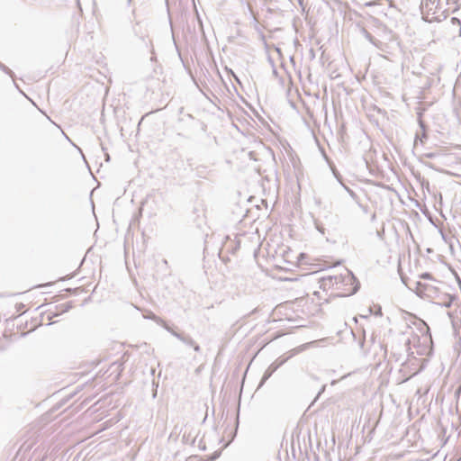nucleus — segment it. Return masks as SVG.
<instances>
[{"label":"nucleus","mask_w":461,"mask_h":461,"mask_svg":"<svg viewBox=\"0 0 461 461\" xmlns=\"http://www.w3.org/2000/svg\"><path fill=\"white\" fill-rule=\"evenodd\" d=\"M418 123H419V126L421 129V131L423 132H426L427 131V125L424 122V121L421 119V113H419Z\"/></svg>","instance_id":"2eb2a0df"},{"label":"nucleus","mask_w":461,"mask_h":461,"mask_svg":"<svg viewBox=\"0 0 461 461\" xmlns=\"http://www.w3.org/2000/svg\"><path fill=\"white\" fill-rule=\"evenodd\" d=\"M446 296H447V300L439 304L442 307L450 308L452 306L454 301L456 299V296L455 294H447Z\"/></svg>","instance_id":"0eeeda50"},{"label":"nucleus","mask_w":461,"mask_h":461,"mask_svg":"<svg viewBox=\"0 0 461 461\" xmlns=\"http://www.w3.org/2000/svg\"><path fill=\"white\" fill-rule=\"evenodd\" d=\"M93 6H94V10L96 8V2L95 0H93Z\"/></svg>","instance_id":"c9c22d12"},{"label":"nucleus","mask_w":461,"mask_h":461,"mask_svg":"<svg viewBox=\"0 0 461 461\" xmlns=\"http://www.w3.org/2000/svg\"><path fill=\"white\" fill-rule=\"evenodd\" d=\"M307 437H308V440H309V445H310V447H312V438H311V432L310 431H308Z\"/></svg>","instance_id":"c85d7f7f"},{"label":"nucleus","mask_w":461,"mask_h":461,"mask_svg":"<svg viewBox=\"0 0 461 461\" xmlns=\"http://www.w3.org/2000/svg\"><path fill=\"white\" fill-rule=\"evenodd\" d=\"M76 2H77V7L82 12V7H81V5H80V1L79 0H76Z\"/></svg>","instance_id":"2f4dec72"},{"label":"nucleus","mask_w":461,"mask_h":461,"mask_svg":"<svg viewBox=\"0 0 461 461\" xmlns=\"http://www.w3.org/2000/svg\"><path fill=\"white\" fill-rule=\"evenodd\" d=\"M102 149L104 152L105 161L109 162L110 161V155L106 152V149L103 145H102Z\"/></svg>","instance_id":"412c9836"},{"label":"nucleus","mask_w":461,"mask_h":461,"mask_svg":"<svg viewBox=\"0 0 461 461\" xmlns=\"http://www.w3.org/2000/svg\"><path fill=\"white\" fill-rule=\"evenodd\" d=\"M0 69L3 72H5L6 75L10 76L12 78L14 77V73L8 67H6L5 64H3L1 61H0Z\"/></svg>","instance_id":"f8f14e48"},{"label":"nucleus","mask_w":461,"mask_h":461,"mask_svg":"<svg viewBox=\"0 0 461 461\" xmlns=\"http://www.w3.org/2000/svg\"><path fill=\"white\" fill-rule=\"evenodd\" d=\"M332 171H333V175L336 177V179L338 180V182L343 186V185H345V184L342 182L341 175L336 169H333Z\"/></svg>","instance_id":"f3484780"},{"label":"nucleus","mask_w":461,"mask_h":461,"mask_svg":"<svg viewBox=\"0 0 461 461\" xmlns=\"http://www.w3.org/2000/svg\"><path fill=\"white\" fill-rule=\"evenodd\" d=\"M325 389H326V384L321 386V388L320 389V391L317 393V396L315 397V400H317L321 396V394L323 393Z\"/></svg>","instance_id":"4be33fe9"},{"label":"nucleus","mask_w":461,"mask_h":461,"mask_svg":"<svg viewBox=\"0 0 461 461\" xmlns=\"http://www.w3.org/2000/svg\"><path fill=\"white\" fill-rule=\"evenodd\" d=\"M362 34L365 36V38L372 43L374 46H375L378 50L384 51L386 44L383 43L382 41L376 40L366 29H362Z\"/></svg>","instance_id":"39448f33"},{"label":"nucleus","mask_w":461,"mask_h":461,"mask_svg":"<svg viewBox=\"0 0 461 461\" xmlns=\"http://www.w3.org/2000/svg\"><path fill=\"white\" fill-rule=\"evenodd\" d=\"M358 207L363 211V212L365 213H367L368 212V206L367 205H364L361 203L360 200H358V203H356Z\"/></svg>","instance_id":"6ab92c4d"},{"label":"nucleus","mask_w":461,"mask_h":461,"mask_svg":"<svg viewBox=\"0 0 461 461\" xmlns=\"http://www.w3.org/2000/svg\"><path fill=\"white\" fill-rule=\"evenodd\" d=\"M152 386L155 387L153 389V394H152V397L153 398H156L157 397V389H158V384H156L154 381L152 382Z\"/></svg>","instance_id":"aec40b11"},{"label":"nucleus","mask_w":461,"mask_h":461,"mask_svg":"<svg viewBox=\"0 0 461 461\" xmlns=\"http://www.w3.org/2000/svg\"><path fill=\"white\" fill-rule=\"evenodd\" d=\"M200 124L202 125V129H203V131H205L206 125H205L204 123H203V122H200Z\"/></svg>","instance_id":"72a5a7b5"},{"label":"nucleus","mask_w":461,"mask_h":461,"mask_svg":"<svg viewBox=\"0 0 461 461\" xmlns=\"http://www.w3.org/2000/svg\"><path fill=\"white\" fill-rule=\"evenodd\" d=\"M144 318L152 320V321H156L158 324H163V325L165 324L163 320L161 318H159L158 316H157L152 312H149L147 315H144Z\"/></svg>","instance_id":"1a4fd4ad"},{"label":"nucleus","mask_w":461,"mask_h":461,"mask_svg":"<svg viewBox=\"0 0 461 461\" xmlns=\"http://www.w3.org/2000/svg\"><path fill=\"white\" fill-rule=\"evenodd\" d=\"M427 251L429 253V252H432V249H428Z\"/></svg>","instance_id":"a19ab883"},{"label":"nucleus","mask_w":461,"mask_h":461,"mask_svg":"<svg viewBox=\"0 0 461 461\" xmlns=\"http://www.w3.org/2000/svg\"><path fill=\"white\" fill-rule=\"evenodd\" d=\"M429 3H431L432 5L434 4V1L432 0H427V3H426V5L428 6L429 5Z\"/></svg>","instance_id":"f704fd0d"},{"label":"nucleus","mask_w":461,"mask_h":461,"mask_svg":"<svg viewBox=\"0 0 461 461\" xmlns=\"http://www.w3.org/2000/svg\"><path fill=\"white\" fill-rule=\"evenodd\" d=\"M321 286L324 288L328 286H335L337 290H341L339 296H350L355 294L360 288V282L354 276V274L348 270H345V274L339 276H328L321 278Z\"/></svg>","instance_id":"f257e3e1"},{"label":"nucleus","mask_w":461,"mask_h":461,"mask_svg":"<svg viewBox=\"0 0 461 461\" xmlns=\"http://www.w3.org/2000/svg\"><path fill=\"white\" fill-rule=\"evenodd\" d=\"M129 2H131V0H128Z\"/></svg>","instance_id":"79ce46f5"},{"label":"nucleus","mask_w":461,"mask_h":461,"mask_svg":"<svg viewBox=\"0 0 461 461\" xmlns=\"http://www.w3.org/2000/svg\"><path fill=\"white\" fill-rule=\"evenodd\" d=\"M180 122H185L186 123H189V122H195L194 118L193 117V115L191 114H186L185 115L183 118H180L179 120Z\"/></svg>","instance_id":"4468645a"},{"label":"nucleus","mask_w":461,"mask_h":461,"mask_svg":"<svg viewBox=\"0 0 461 461\" xmlns=\"http://www.w3.org/2000/svg\"><path fill=\"white\" fill-rule=\"evenodd\" d=\"M296 438H297V443H298L299 450L302 451V449H301V442H300V433L296 434Z\"/></svg>","instance_id":"393cba45"},{"label":"nucleus","mask_w":461,"mask_h":461,"mask_svg":"<svg viewBox=\"0 0 461 461\" xmlns=\"http://www.w3.org/2000/svg\"><path fill=\"white\" fill-rule=\"evenodd\" d=\"M218 456H219V454L215 453V456H213L212 460L217 459Z\"/></svg>","instance_id":"e433bc0d"},{"label":"nucleus","mask_w":461,"mask_h":461,"mask_svg":"<svg viewBox=\"0 0 461 461\" xmlns=\"http://www.w3.org/2000/svg\"><path fill=\"white\" fill-rule=\"evenodd\" d=\"M358 344H359V347H360L361 348H363L364 344H365V338H363V339H359Z\"/></svg>","instance_id":"a878e982"},{"label":"nucleus","mask_w":461,"mask_h":461,"mask_svg":"<svg viewBox=\"0 0 461 461\" xmlns=\"http://www.w3.org/2000/svg\"><path fill=\"white\" fill-rule=\"evenodd\" d=\"M447 5H454L456 4V0H447Z\"/></svg>","instance_id":"c756f323"},{"label":"nucleus","mask_w":461,"mask_h":461,"mask_svg":"<svg viewBox=\"0 0 461 461\" xmlns=\"http://www.w3.org/2000/svg\"><path fill=\"white\" fill-rule=\"evenodd\" d=\"M420 277L421 279H425V280H432V279H433V276H432L430 273H429V272H424V273H422V274L420 276Z\"/></svg>","instance_id":"a211bd4d"},{"label":"nucleus","mask_w":461,"mask_h":461,"mask_svg":"<svg viewBox=\"0 0 461 461\" xmlns=\"http://www.w3.org/2000/svg\"><path fill=\"white\" fill-rule=\"evenodd\" d=\"M240 241L239 240H236V239L231 240L229 237H226V240L222 244V248L221 249V250L218 253L219 258L224 263H226L230 259L228 257L223 256V252L225 251L228 254L234 255L240 249Z\"/></svg>","instance_id":"f03ea898"},{"label":"nucleus","mask_w":461,"mask_h":461,"mask_svg":"<svg viewBox=\"0 0 461 461\" xmlns=\"http://www.w3.org/2000/svg\"><path fill=\"white\" fill-rule=\"evenodd\" d=\"M450 22H451L453 27L457 30L459 35H461V22H460V20L456 17H452Z\"/></svg>","instance_id":"9b49d317"},{"label":"nucleus","mask_w":461,"mask_h":461,"mask_svg":"<svg viewBox=\"0 0 461 461\" xmlns=\"http://www.w3.org/2000/svg\"><path fill=\"white\" fill-rule=\"evenodd\" d=\"M287 358L285 359H276L275 362H273L267 369L265 371L260 383L258 384V388L261 387L271 376L281 366H283Z\"/></svg>","instance_id":"7ed1b4c3"},{"label":"nucleus","mask_w":461,"mask_h":461,"mask_svg":"<svg viewBox=\"0 0 461 461\" xmlns=\"http://www.w3.org/2000/svg\"><path fill=\"white\" fill-rule=\"evenodd\" d=\"M432 19H435V20H437L438 22L441 21V19H440V16H439V15H438V16H436V17H433Z\"/></svg>","instance_id":"473e14b6"},{"label":"nucleus","mask_w":461,"mask_h":461,"mask_svg":"<svg viewBox=\"0 0 461 461\" xmlns=\"http://www.w3.org/2000/svg\"><path fill=\"white\" fill-rule=\"evenodd\" d=\"M427 139H428L427 132L422 131L420 135L419 133H416L414 143L416 144L419 140H420L421 143H423L424 140H426Z\"/></svg>","instance_id":"ddd939ff"},{"label":"nucleus","mask_w":461,"mask_h":461,"mask_svg":"<svg viewBox=\"0 0 461 461\" xmlns=\"http://www.w3.org/2000/svg\"><path fill=\"white\" fill-rule=\"evenodd\" d=\"M375 315H377V316H381L382 315V309H381L380 306L378 307V310L375 312Z\"/></svg>","instance_id":"cd10ccee"},{"label":"nucleus","mask_w":461,"mask_h":461,"mask_svg":"<svg viewBox=\"0 0 461 461\" xmlns=\"http://www.w3.org/2000/svg\"><path fill=\"white\" fill-rule=\"evenodd\" d=\"M428 158H435V154L434 153H428L425 155Z\"/></svg>","instance_id":"bb28decb"},{"label":"nucleus","mask_w":461,"mask_h":461,"mask_svg":"<svg viewBox=\"0 0 461 461\" xmlns=\"http://www.w3.org/2000/svg\"><path fill=\"white\" fill-rule=\"evenodd\" d=\"M183 110H184V108L181 107L180 110H179L180 113H183Z\"/></svg>","instance_id":"58836bf2"},{"label":"nucleus","mask_w":461,"mask_h":461,"mask_svg":"<svg viewBox=\"0 0 461 461\" xmlns=\"http://www.w3.org/2000/svg\"><path fill=\"white\" fill-rule=\"evenodd\" d=\"M343 188L348 192V194H349V196L356 202V203H358V200H359V197L358 195L356 194V192H354L352 189H350L348 185H343Z\"/></svg>","instance_id":"9d476101"},{"label":"nucleus","mask_w":461,"mask_h":461,"mask_svg":"<svg viewBox=\"0 0 461 461\" xmlns=\"http://www.w3.org/2000/svg\"><path fill=\"white\" fill-rule=\"evenodd\" d=\"M182 342L187 346L192 347L195 341L188 335H185Z\"/></svg>","instance_id":"dca6fc26"},{"label":"nucleus","mask_w":461,"mask_h":461,"mask_svg":"<svg viewBox=\"0 0 461 461\" xmlns=\"http://www.w3.org/2000/svg\"><path fill=\"white\" fill-rule=\"evenodd\" d=\"M73 307L72 302H67L55 306V310H50L48 313V320L51 321L52 318L61 315L62 313L68 312Z\"/></svg>","instance_id":"20e7f679"},{"label":"nucleus","mask_w":461,"mask_h":461,"mask_svg":"<svg viewBox=\"0 0 461 461\" xmlns=\"http://www.w3.org/2000/svg\"><path fill=\"white\" fill-rule=\"evenodd\" d=\"M192 348H194V350L195 352H200L201 351V348H200V346L196 342L192 346Z\"/></svg>","instance_id":"5701e85b"},{"label":"nucleus","mask_w":461,"mask_h":461,"mask_svg":"<svg viewBox=\"0 0 461 461\" xmlns=\"http://www.w3.org/2000/svg\"><path fill=\"white\" fill-rule=\"evenodd\" d=\"M319 231H321V233H323V230L322 229H320L318 228Z\"/></svg>","instance_id":"ea45409f"},{"label":"nucleus","mask_w":461,"mask_h":461,"mask_svg":"<svg viewBox=\"0 0 461 461\" xmlns=\"http://www.w3.org/2000/svg\"><path fill=\"white\" fill-rule=\"evenodd\" d=\"M424 285L420 282H416V288L423 287Z\"/></svg>","instance_id":"7c9ffc66"},{"label":"nucleus","mask_w":461,"mask_h":461,"mask_svg":"<svg viewBox=\"0 0 461 461\" xmlns=\"http://www.w3.org/2000/svg\"><path fill=\"white\" fill-rule=\"evenodd\" d=\"M150 201L154 202V197L151 194H148L146 199L141 202L140 207L139 208V212L135 215V220H139V218L142 214L143 207L148 205Z\"/></svg>","instance_id":"423d86ee"},{"label":"nucleus","mask_w":461,"mask_h":461,"mask_svg":"<svg viewBox=\"0 0 461 461\" xmlns=\"http://www.w3.org/2000/svg\"><path fill=\"white\" fill-rule=\"evenodd\" d=\"M197 19H198L199 23L202 24V21H201L200 16L198 14H197Z\"/></svg>","instance_id":"4c0bfd02"},{"label":"nucleus","mask_w":461,"mask_h":461,"mask_svg":"<svg viewBox=\"0 0 461 461\" xmlns=\"http://www.w3.org/2000/svg\"><path fill=\"white\" fill-rule=\"evenodd\" d=\"M292 456L295 457V450H294V438H293L292 441V450H291Z\"/></svg>","instance_id":"b1692460"},{"label":"nucleus","mask_w":461,"mask_h":461,"mask_svg":"<svg viewBox=\"0 0 461 461\" xmlns=\"http://www.w3.org/2000/svg\"><path fill=\"white\" fill-rule=\"evenodd\" d=\"M164 328L170 333L172 334L174 337H176L177 339H179L180 341H182L185 338V335L182 334V333H179L176 330H174L172 328H170L169 326H167V324H164Z\"/></svg>","instance_id":"6e6552de"}]
</instances>
